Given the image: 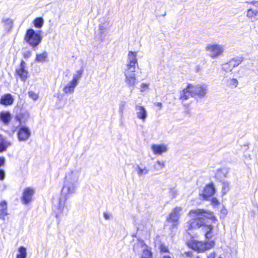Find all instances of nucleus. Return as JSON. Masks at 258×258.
<instances>
[{"mask_svg": "<svg viewBox=\"0 0 258 258\" xmlns=\"http://www.w3.org/2000/svg\"><path fill=\"white\" fill-rule=\"evenodd\" d=\"M77 186L74 183L64 181L58 205L56 209L54 210L55 217L59 221L63 216L67 215L68 209L65 205V202L72 195L75 193Z\"/></svg>", "mask_w": 258, "mask_h": 258, "instance_id": "1", "label": "nucleus"}, {"mask_svg": "<svg viewBox=\"0 0 258 258\" xmlns=\"http://www.w3.org/2000/svg\"><path fill=\"white\" fill-rule=\"evenodd\" d=\"M188 216L191 219L187 223V230L196 229L205 224V219H209L212 221L216 220L213 213L210 211L197 209L190 211Z\"/></svg>", "mask_w": 258, "mask_h": 258, "instance_id": "2", "label": "nucleus"}, {"mask_svg": "<svg viewBox=\"0 0 258 258\" xmlns=\"http://www.w3.org/2000/svg\"><path fill=\"white\" fill-rule=\"evenodd\" d=\"M42 36L41 31L36 32L33 29H28L25 36V40L31 47H37L41 42Z\"/></svg>", "mask_w": 258, "mask_h": 258, "instance_id": "3", "label": "nucleus"}, {"mask_svg": "<svg viewBox=\"0 0 258 258\" xmlns=\"http://www.w3.org/2000/svg\"><path fill=\"white\" fill-rule=\"evenodd\" d=\"M225 49L223 45L215 43H209L207 45L205 50L207 54L212 58H217L221 55Z\"/></svg>", "mask_w": 258, "mask_h": 258, "instance_id": "4", "label": "nucleus"}, {"mask_svg": "<svg viewBox=\"0 0 258 258\" xmlns=\"http://www.w3.org/2000/svg\"><path fill=\"white\" fill-rule=\"evenodd\" d=\"M82 74V71H78L74 75L73 79L63 87L62 90L66 94H72L74 92L76 87L78 84V82Z\"/></svg>", "mask_w": 258, "mask_h": 258, "instance_id": "5", "label": "nucleus"}, {"mask_svg": "<svg viewBox=\"0 0 258 258\" xmlns=\"http://www.w3.org/2000/svg\"><path fill=\"white\" fill-rule=\"evenodd\" d=\"M183 213L182 208L180 207H175L170 213L167 221L171 224L172 228L176 227L179 224V219Z\"/></svg>", "mask_w": 258, "mask_h": 258, "instance_id": "6", "label": "nucleus"}, {"mask_svg": "<svg viewBox=\"0 0 258 258\" xmlns=\"http://www.w3.org/2000/svg\"><path fill=\"white\" fill-rule=\"evenodd\" d=\"M215 242L213 241L209 242H202L198 241H193L191 243V248L199 252L204 251L208 250L214 247Z\"/></svg>", "mask_w": 258, "mask_h": 258, "instance_id": "7", "label": "nucleus"}, {"mask_svg": "<svg viewBox=\"0 0 258 258\" xmlns=\"http://www.w3.org/2000/svg\"><path fill=\"white\" fill-rule=\"evenodd\" d=\"M124 82L130 87L134 88L137 84L135 69H126L124 72Z\"/></svg>", "mask_w": 258, "mask_h": 258, "instance_id": "8", "label": "nucleus"}, {"mask_svg": "<svg viewBox=\"0 0 258 258\" xmlns=\"http://www.w3.org/2000/svg\"><path fill=\"white\" fill-rule=\"evenodd\" d=\"M191 87V91L194 97H198L199 98H203L206 95L208 91V86L205 84L193 85L189 84Z\"/></svg>", "mask_w": 258, "mask_h": 258, "instance_id": "9", "label": "nucleus"}, {"mask_svg": "<svg viewBox=\"0 0 258 258\" xmlns=\"http://www.w3.org/2000/svg\"><path fill=\"white\" fill-rule=\"evenodd\" d=\"M17 136L20 142L26 141L31 136L30 130L27 126L21 125L18 128Z\"/></svg>", "mask_w": 258, "mask_h": 258, "instance_id": "10", "label": "nucleus"}, {"mask_svg": "<svg viewBox=\"0 0 258 258\" xmlns=\"http://www.w3.org/2000/svg\"><path fill=\"white\" fill-rule=\"evenodd\" d=\"M137 247H141L143 249V255L141 258H153L151 248L146 245L144 241H139L134 247V250Z\"/></svg>", "mask_w": 258, "mask_h": 258, "instance_id": "11", "label": "nucleus"}, {"mask_svg": "<svg viewBox=\"0 0 258 258\" xmlns=\"http://www.w3.org/2000/svg\"><path fill=\"white\" fill-rule=\"evenodd\" d=\"M16 73L21 81H26L28 78V71L26 69V63L23 60H21L19 67L16 70Z\"/></svg>", "mask_w": 258, "mask_h": 258, "instance_id": "12", "label": "nucleus"}, {"mask_svg": "<svg viewBox=\"0 0 258 258\" xmlns=\"http://www.w3.org/2000/svg\"><path fill=\"white\" fill-rule=\"evenodd\" d=\"M80 175V171L79 170H75L71 171L67 173L64 181L69 182H72L77 185Z\"/></svg>", "mask_w": 258, "mask_h": 258, "instance_id": "13", "label": "nucleus"}, {"mask_svg": "<svg viewBox=\"0 0 258 258\" xmlns=\"http://www.w3.org/2000/svg\"><path fill=\"white\" fill-rule=\"evenodd\" d=\"M251 3L254 8H250L247 10L246 16L251 21H255L258 19V2H252Z\"/></svg>", "mask_w": 258, "mask_h": 258, "instance_id": "14", "label": "nucleus"}, {"mask_svg": "<svg viewBox=\"0 0 258 258\" xmlns=\"http://www.w3.org/2000/svg\"><path fill=\"white\" fill-rule=\"evenodd\" d=\"M135 109L138 118L145 122L148 116V112L145 107L140 104H138L136 105Z\"/></svg>", "mask_w": 258, "mask_h": 258, "instance_id": "15", "label": "nucleus"}, {"mask_svg": "<svg viewBox=\"0 0 258 258\" xmlns=\"http://www.w3.org/2000/svg\"><path fill=\"white\" fill-rule=\"evenodd\" d=\"M137 52L130 51L127 55L126 69H136V65L137 63Z\"/></svg>", "mask_w": 258, "mask_h": 258, "instance_id": "16", "label": "nucleus"}, {"mask_svg": "<svg viewBox=\"0 0 258 258\" xmlns=\"http://www.w3.org/2000/svg\"><path fill=\"white\" fill-rule=\"evenodd\" d=\"M34 192V189L31 187H27L24 189L21 199L24 204L27 205L31 202Z\"/></svg>", "mask_w": 258, "mask_h": 258, "instance_id": "17", "label": "nucleus"}, {"mask_svg": "<svg viewBox=\"0 0 258 258\" xmlns=\"http://www.w3.org/2000/svg\"><path fill=\"white\" fill-rule=\"evenodd\" d=\"M215 189L212 183L206 185L201 195L203 199L205 200H210L215 193Z\"/></svg>", "mask_w": 258, "mask_h": 258, "instance_id": "18", "label": "nucleus"}, {"mask_svg": "<svg viewBox=\"0 0 258 258\" xmlns=\"http://www.w3.org/2000/svg\"><path fill=\"white\" fill-rule=\"evenodd\" d=\"M151 150L155 155H160L166 152L168 150L166 144H153L151 146Z\"/></svg>", "mask_w": 258, "mask_h": 258, "instance_id": "19", "label": "nucleus"}, {"mask_svg": "<svg viewBox=\"0 0 258 258\" xmlns=\"http://www.w3.org/2000/svg\"><path fill=\"white\" fill-rule=\"evenodd\" d=\"M11 145V142L7 138L0 135V153L6 151Z\"/></svg>", "mask_w": 258, "mask_h": 258, "instance_id": "20", "label": "nucleus"}, {"mask_svg": "<svg viewBox=\"0 0 258 258\" xmlns=\"http://www.w3.org/2000/svg\"><path fill=\"white\" fill-rule=\"evenodd\" d=\"M189 96L194 97V94H192V90L191 91V87L189 84L180 93V99L183 101L187 100Z\"/></svg>", "mask_w": 258, "mask_h": 258, "instance_id": "21", "label": "nucleus"}, {"mask_svg": "<svg viewBox=\"0 0 258 258\" xmlns=\"http://www.w3.org/2000/svg\"><path fill=\"white\" fill-rule=\"evenodd\" d=\"M14 102V99L10 94H7L2 96L0 103L4 105H11Z\"/></svg>", "mask_w": 258, "mask_h": 258, "instance_id": "22", "label": "nucleus"}, {"mask_svg": "<svg viewBox=\"0 0 258 258\" xmlns=\"http://www.w3.org/2000/svg\"><path fill=\"white\" fill-rule=\"evenodd\" d=\"M8 214L7 203L6 201H2L0 203V219L4 220Z\"/></svg>", "mask_w": 258, "mask_h": 258, "instance_id": "23", "label": "nucleus"}, {"mask_svg": "<svg viewBox=\"0 0 258 258\" xmlns=\"http://www.w3.org/2000/svg\"><path fill=\"white\" fill-rule=\"evenodd\" d=\"M48 60V53L43 51L40 53L36 54L35 61L37 62H44Z\"/></svg>", "mask_w": 258, "mask_h": 258, "instance_id": "24", "label": "nucleus"}, {"mask_svg": "<svg viewBox=\"0 0 258 258\" xmlns=\"http://www.w3.org/2000/svg\"><path fill=\"white\" fill-rule=\"evenodd\" d=\"M202 230L205 233V237L207 239L212 237L211 232L213 230V226L211 225H203Z\"/></svg>", "mask_w": 258, "mask_h": 258, "instance_id": "25", "label": "nucleus"}, {"mask_svg": "<svg viewBox=\"0 0 258 258\" xmlns=\"http://www.w3.org/2000/svg\"><path fill=\"white\" fill-rule=\"evenodd\" d=\"M136 171L138 176L142 177L147 175L149 173V169L147 167L137 165Z\"/></svg>", "mask_w": 258, "mask_h": 258, "instance_id": "26", "label": "nucleus"}, {"mask_svg": "<svg viewBox=\"0 0 258 258\" xmlns=\"http://www.w3.org/2000/svg\"><path fill=\"white\" fill-rule=\"evenodd\" d=\"M13 20L10 18H5L2 20L4 26L7 31H10L13 28Z\"/></svg>", "mask_w": 258, "mask_h": 258, "instance_id": "27", "label": "nucleus"}, {"mask_svg": "<svg viewBox=\"0 0 258 258\" xmlns=\"http://www.w3.org/2000/svg\"><path fill=\"white\" fill-rule=\"evenodd\" d=\"M11 118V114L9 112H2L0 113V120L5 124L9 123Z\"/></svg>", "mask_w": 258, "mask_h": 258, "instance_id": "28", "label": "nucleus"}, {"mask_svg": "<svg viewBox=\"0 0 258 258\" xmlns=\"http://www.w3.org/2000/svg\"><path fill=\"white\" fill-rule=\"evenodd\" d=\"M243 60V58L242 56H237L232 59L230 62V64H232L233 67L235 68L237 67L240 64Z\"/></svg>", "mask_w": 258, "mask_h": 258, "instance_id": "29", "label": "nucleus"}, {"mask_svg": "<svg viewBox=\"0 0 258 258\" xmlns=\"http://www.w3.org/2000/svg\"><path fill=\"white\" fill-rule=\"evenodd\" d=\"M19 254L17 255V258H26L27 250L24 246H20L18 249Z\"/></svg>", "mask_w": 258, "mask_h": 258, "instance_id": "30", "label": "nucleus"}, {"mask_svg": "<svg viewBox=\"0 0 258 258\" xmlns=\"http://www.w3.org/2000/svg\"><path fill=\"white\" fill-rule=\"evenodd\" d=\"M165 166V163L163 161H157L154 165V169L155 171H160Z\"/></svg>", "mask_w": 258, "mask_h": 258, "instance_id": "31", "label": "nucleus"}, {"mask_svg": "<svg viewBox=\"0 0 258 258\" xmlns=\"http://www.w3.org/2000/svg\"><path fill=\"white\" fill-rule=\"evenodd\" d=\"M33 24L34 26L37 28H40L42 27L44 24V21L42 18L38 17L36 18L33 21Z\"/></svg>", "mask_w": 258, "mask_h": 258, "instance_id": "32", "label": "nucleus"}, {"mask_svg": "<svg viewBox=\"0 0 258 258\" xmlns=\"http://www.w3.org/2000/svg\"><path fill=\"white\" fill-rule=\"evenodd\" d=\"M227 84L228 86L232 88H235L238 84V82L236 79L232 78L229 79L227 81Z\"/></svg>", "mask_w": 258, "mask_h": 258, "instance_id": "33", "label": "nucleus"}, {"mask_svg": "<svg viewBox=\"0 0 258 258\" xmlns=\"http://www.w3.org/2000/svg\"><path fill=\"white\" fill-rule=\"evenodd\" d=\"M222 192L224 194H225L226 192H227V191L229 189V183L227 181H224L222 182Z\"/></svg>", "mask_w": 258, "mask_h": 258, "instance_id": "34", "label": "nucleus"}, {"mask_svg": "<svg viewBox=\"0 0 258 258\" xmlns=\"http://www.w3.org/2000/svg\"><path fill=\"white\" fill-rule=\"evenodd\" d=\"M233 68L234 67H233L232 64H230V61L228 63H225L222 66V69L226 72L231 71Z\"/></svg>", "mask_w": 258, "mask_h": 258, "instance_id": "35", "label": "nucleus"}, {"mask_svg": "<svg viewBox=\"0 0 258 258\" xmlns=\"http://www.w3.org/2000/svg\"><path fill=\"white\" fill-rule=\"evenodd\" d=\"M177 195H178V191L176 188H171L170 189L169 196L172 199L175 198Z\"/></svg>", "mask_w": 258, "mask_h": 258, "instance_id": "36", "label": "nucleus"}, {"mask_svg": "<svg viewBox=\"0 0 258 258\" xmlns=\"http://www.w3.org/2000/svg\"><path fill=\"white\" fill-rule=\"evenodd\" d=\"M28 94L29 97L34 101L37 100L38 98V94L33 91H29Z\"/></svg>", "mask_w": 258, "mask_h": 258, "instance_id": "37", "label": "nucleus"}, {"mask_svg": "<svg viewBox=\"0 0 258 258\" xmlns=\"http://www.w3.org/2000/svg\"><path fill=\"white\" fill-rule=\"evenodd\" d=\"M125 102L121 101L119 105V110L120 113L122 115L123 113L124 109L125 108Z\"/></svg>", "mask_w": 258, "mask_h": 258, "instance_id": "38", "label": "nucleus"}, {"mask_svg": "<svg viewBox=\"0 0 258 258\" xmlns=\"http://www.w3.org/2000/svg\"><path fill=\"white\" fill-rule=\"evenodd\" d=\"M103 217L106 220H111L112 218V215L108 212H104Z\"/></svg>", "mask_w": 258, "mask_h": 258, "instance_id": "39", "label": "nucleus"}, {"mask_svg": "<svg viewBox=\"0 0 258 258\" xmlns=\"http://www.w3.org/2000/svg\"><path fill=\"white\" fill-rule=\"evenodd\" d=\"M148 89V85L145 83H142L140 86V91L144 92Z\"/></svg>", "mask_w": 258, "mask_h": 258, "instance_id": "40", "label": "nucleus"}, {"mask_svg": "<svg viewBox=\"0 0 258 258\" xmlns=\"http://www.w3.org/2000/svg\"><path fill=\"white\" fill-rule=\"evenodd\" d=\"M105 27L103 24H100L99 26V33L101 34H104L105 32Z\"/></svg>", "mask_w": 258, "mask_h": 258, "instance_id": "41", "label": "nucleus"}, {"mask_svg": "<svg viewBox=\"0 0 258 258\" xmlns=\"http://www.w3.org/2000/svg\"><path fill=\"white\" fill-rule=\"evenodd\" d=\"M160 249L161 252H168V248L164 245H161Z\"/></svg>", "mask_w": 258, "mask_h": 258, "instance_id": "42", "label": "nucleus"}, {"mask_svg": "<svg viewBox=\"0 0 258 258\" xmlns=\"http://www.w3.org/2000/svg\"><path fill=\"white\" fill-rule=\"evenodd\" d=\"M211 203L214 206H217L219 204L218 200L215 198L211 199Z\"/></svg>", "mask_w": 258, "mask_h": 258, "instance_id": "43", "label": "nucleus"}, {"mask_svg": "<svg viewBox=\"0 0 258 258\" xmlns=\"http://www.w3.org/2000/svg\"><path fill=\"white\" fill-rule=\"evenodd\" d=\"M5 178V172L4 170L0 169V180H3Z\"/></svg>", "mask_w": 258, "mask_h": 258, "instance_id": "44", "label": "nucleus"}, {"mask_svg": "<svg viewBox=\"0 0 258 258\" xmlns=\"http://www.w3.org/2000/svg\"><path fill=\"white\" fill-rule=\"evenodd\" d=\"M227 214V210L225 209H223L221 210V214L223 215V216H225Z\"/></svg>", "mask_w": 258, "mask_h": 258, "instance_id": "45", "label": "nucleus"}, {"mask_svg": "<svg viewBox=\"0 0 258 258\" xmlns=\"http://www.w3.org/2000/svg\"><path fill=\"white\" fill-rule=\"evenodd\" d=\"M155 105L157 107H158L160 109H161L162 107V104L161 102H156L155 103Z\"/></svg>", "mask_w": 258, "mask_h": 258, "instance_id": "46", "label": "nucleus"}, {"mask_svg": "<svg viewBox=\"0 0 258 258\" xmlns=\"http://www.w3.org/2000/svg\"><path fill=\"white\" fill-rule=\"evenodd\" d=\"M5 163V158L4 157H0V167L3 166Z\"/></svg>", "mask_w": 258, "mask_h": 258, "instance_id": "47", "label": "nucleus"}, {"mask_svg": "<svg viewBox=\"0 0 258 258\" xmlns=\"http://www.w3.org/2000/svg\"><path fill=\"white\" fill-rule=\"evenodd\" d=\"M215 253L212 252L209 254L207 258H215Z\"/></svg>", "mask_w": 258, "mask_h": 258, "instance_id": "48", "label": "nucleus"}, {"mask_svg": "<svg viewBox=\"0 0 258 258\" xmlns=\"http://www.w3.org/2000/svg\"><path fill=\"white\" fill-rule=\"evenodd\" d=\"M29 56H30L29 52H28V53H27V54L26 53L24 54L25 57H28Z\"/></svg>", "mask_w": 258, "mask_h": 258, "instance_id": "49", "label": "nucleus"}, {"mask_svg": "<svg viewBox=\"0 0 258 258\" xmlns=\"http://www.w3.org/2000/svg\"><path fill=\"white\" fill-rule=\"evenodd\" d=\"M162 258H171L170 256L168 255H164Z\"/></svg>", "mask_w": 258, "mask_h": 258, "instance_id": "50", "label": "nucleus"}, {"mask_svg": "<svg viewBox=\"0 0 258 258\" xmlns=\"http://www.w3.org/2000/svg\"><path fill=\"white\" fill-rule=\"evenodd\" d=\"M222 172V170H219L218 171V172H217V176H218V174H219L220 173Z\"/></svg>", "mask_w": 258, "mask_h": 258, "instance_id": "51", "label": "nucleus"}, {"mask_svg": "<svg viewBox=\"0 0 258 258\" xmlns=\"http://www.w3.org/2000/svg\"><path fill=\"white\" fill-rule=\"evenodd\" d=\"M196 258H200V257L199 256H197Z\"/></svg>", "mask_w": 258, "mask_h": 258, "instance_id": "52", "label": "nucleus"}]
</instances>
